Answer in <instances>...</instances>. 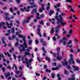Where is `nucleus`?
Listing matches in <instances>:
<instances>
[{
  "label": "nucleus",
  "instance_id": "29",
  "mask_svg": "<svg viewBox=\"0 0 80 80\" xmlns=\"http://www.w3.org/2000/svg\"><path fill=\"white\" fill-rule=\"evenodd\" d=\"M42 50H43V51L45 53H47V51H46L45 50V48L44 47H43L42 48Z\"/></svg>",
  "mask_w": 80,
  "mask_h": 80
},
{
  "label": "nucleus",
  "instance_id": "7",
  "mask_svg": "<svg viewBox=\"0 0 80 80\" xmlns=\"http://www.w3.org/2000/svg\"><path fill=\"white\" fill-rule=\"evenodd\" d=\"M62 67V66L61 64H59L58 67H57L56 68H51V70H53V71L54 70H58V69H59V68H61Z\"/></svg>",
  "mask_w": 80,
  "mask_h": 80
},
{
  "label": "nucleus",
  "instance_id": "57",
  "mask_svg": "<svg viewBox=\"0 0 80 80\" xmlns=\"http://www.w3.org/2000/svg\"><path fill=\"white\" fill-rule=\"evenodd\" d=\"M52 66H57V63L56 62H54V63H52Z\"/></svg>",
  "mask_w": 80,
  "mask_h": 80
},
{
  "label": "nucleus",
  "instance_id": "23",
  "mask_svg": "<svg viewBox=\"0 0 80 80\" xmlns=\"http://www.w3.org/2000/svg\"><path fill=\"white\" fill-rule=\"evenodd\" d=\"M5 77H8L9 76H10V72H8L7 74H4V75H5Z\"/></svg>",
  "mask_w": 80,
  "mask_h": 80
},
{
  "label": "nucleus",
  "instance_id": "37",
  "mask_svg": "<svg viewBox=\"0 0 80 80\" xmlns=\"http://www.w3.org/2000/svg\"><path fill=\"white\" fill-rule=\"evenodd\" d=\"M53 13H54V11L53 10H51L49 12V14H53Z\"/></svg>",
  "mask_w": 80,
  "mask_h": 80
},
{
  "label": "nucleus",
  "instance_id": "40",
  "mask_svg": "<svg viewBox=\"0 0 80 80\" xmlns=\"http://www.w3.org/2000/svg\"><path fill=\"white\" fill-rule=\"evenodd\" d=\"M1 69L3 72H5V68L4 67L2 68Z\"/></svg>",
  "mask_w": 80,
  "mask_h": 80
},
{
  "label": "nucleus",
  "instance_id": "2",
  "mask_svg": "<svg viewBox=\"0 0 80 80\" xmlns=\"http://www.w3.org/2000/svg\"><path fill=\"white\" fill-rule=\"evenodd\" d=\"M22 40L24 42V45L25 47H22V49H20V53H22L23 51H25V48H28V46H27V43L26 42V40H25V38L24 36L22 38Z\"/></svg>",
  "mask_w": 80,
  "mask_h": 80
},
{
  "label": "nucleus",
  "instance_id": "16",
  "mask_svg": "<svg viewBox=\"0 0 80 80\" xmlns=\"http://www.w3.org/2000/svg\"><path fill=\"white\" fill-rule=\"evenodd\" d=\"M2 42L3 44H5L6 42L5 41V38L3 37L2 38Z\"/></svg>",
  "mask_w": 80,
  "mask_h": 80
},
{
  "label": "nucleus",
  "instance_id": "33",
  "mask_svg": "<svg viewBox=\"0 0 80 80\" xmlns=\"http://www.w3.org/2000/svg\"><path fill=\"white\" fill-rule=\"evenodd\" d=\"M52 75L51 76V77H52V78H55V74L53 73H52Z\"/></svg>",
  "mask_w": 80,
  "mask_h": 80
},
{
  "label": "nucleus",
  "instance_id": "50",
  "mask_svg": "<svg viewBox=\"0 0 80 80\" xmlns=\"http://www.w3.org/2000/svg\"><path fill=\"white\" fill-rule=\"evenodd\" d=\"M42 45L43 46H45L46 45H47V42H43V43H42Z\"/></svg>",
  "mask_w": 80,
  "mask_h": 80
},
{
  "label": "nucleus",
  "instance_id": "42",
  "mask_svg": "<svg viewBox=\"0 0 80 80\" xmlns=\"http://www.w3.org/2000/svg\"><path fill=\"white\" fill-rule=\"evenodd\" d=\"M39 43V42L38 41V40H37V39L36 40H35V44H38Z\"/></svg>",
  "mask_w": 80,
  "mask_h": 80
},
{
  "label": "nucleus",
  "instance_id": "30",
  "mask_svg": "<svg viewBox=\"0 0 80 80\" xmlns=\"http://www.w3.org/2000/svg\"><path fill=\"white\" fill-rule=\"evenodd\" d=\"M21 74L20 75L18 76V77L19 78H20L22 77V75H23V73H22V71L21 72Z\"/></svg>",
  "mask_w": 80,
  "mask_h": 80
},
{
  "label": "nucleus",
  "instance_id": "58",
  "mask_svg": "<svg viewBox=\"0 0 80 80\" xmlns=\"http://www.w3.org/2000/svg\"><path fill=\"white\" fill-rule=\"evenodd\" d=\"M39 11L40 12H42V11H43V9L42 8L39 9Z\"/></svg>",
  "mask_w": 80,
  "mask_h": 80
},
{
  "label": "nucleus",
  "instance_id": "9",
  "mask_svg": "<svg viewBox=\"0 0 80 80\" xmlns=\"http://www.w3.org/2000/svg\"><path fill=\"white\" fill-rule=\"evenodd\" d=\"M64 60L65 62V63L63 61L61 62V63H62V65H63V66H64L65 65H66L67 66L68 65V62H67V60H66V59H64Z\"/></svg>",
  "mask_w": 80,
  "mask_h": 80
},
{
  "label": "nucleus",
  "instance_id": "8",
  "mask_svg": "<svg viewBox=\"0 0 80 80\" xmlns=\"http://www.w3.org/2000/svg\"><path fill=\"white\" fill-rule=\"evenodd\" d=\"M4 15L6 16L5 18L6 20H7L8 21H10V19L8 17V13L6 12L4 13Z\"/></svg>",
  "mask_w": 80,
  "mask_h": 80
},
{
  "label": "nucleus",
  "instance_id": "13",
  "mask_svg": "<svg viewBox=\"0 0 80 80\" xmlns=\"http://www.w3.org/2000/svg\"><path fill=\"white\" fill-rule=\"evenodd\" d=\"M37 31L38 35H39L40 37H41L42 35H41V32H40V28H39L38 29Z\"/></svg>",
  "mask_w": 80,
  "mask_h": 80
},
{
  "label": "nucleus",
  "instance_id": "4",
  "mask_svg": "<svg viewBox=\"0 0 80 80\" xmlns=\"http://www.w3.org/2000/svg\"><path fill=\"white\" fill-rule=\"evenodd\" d=\"M70 57L71 58H70L69 59V60L68 61L69 63V64H71V63H72V64L74 65V64H75V61H74L73 58V56L72 54H71L70 55Z\"/></svg>",
  "mask_w": 80,
  "mask_h": 80
},
{
  "label": "nucleus",
  "instance_id": "22",
  "mask_svg": "<svg viewBox=\"0 0 80 80\" xmlns=\"http://www.w3.org/2000/svg\"><path fill=\"white\" fill-rule=\"evenodd\" d=\"M78 52H80V49L79 48L77 49V51L75 52V53L77 55H78Z\"/></svg>",
  "mask_w": 80,
  "mask_h": 80
},
{
  "label": "nucleus",
  "instance_id": "63",
  "mask_svg": "<svg viewBox=\"0 0 80 80\" xmlns=\"http://www.w3.org/2000/svg\"><path fill=\"white\" fill-rule=\"evenodd\" d=\"M52 39L54 41H56L57 39H56V38L55 37H53Z\"/></svg>",
  "mask_w": 80,
  "mask_h": 80
},
{
  "label": "nucleus",
  "instance_id": "52",
  "mask_svg": "<svg viewBox=\"0 0 80 80\" xmlns=\"http://www.w3.org/2000/svg\"><path fill=\"white\" fill-rule=\"evenodd\" d=\"M56 31H55V32L56 33H58V31L59 30L57 28H56Z\"/></svg>",
  "mask_w": 80,
  "mask_h": 80
},
{
  "label": "nucleus",
  "instance_id": "51",
  "mask_svg": "<svg viewBox=\"0 0 80 80\" xmlns=\"http://www.w3.org/2000/svg\"><path fill=\"white\" fill-rule=\"evenodd\" d=\"M14 30V28H12V29L11 31L12 33H15V30Z\"/></svg>",
  "mask_w": 80,
  "mask_h": 80
},
{
  "label": "nucleus",
  "instance_id": "56",
  "mask_svg": "<svg viewBox=\"0 0 80 80\" xmlns=\"http://www.w3.org/2000/svg\"><path fill=\"white\" fill-rule=\"evenodd\" d=\"M7 68H8L9 70H11L12 68L10 67V66H8L7 67Z\"/></svg>",
  "mask_w": 80,
  "mask_h": 80
},
{
  "label": "nucleus",
  "instance_id": "17",
  "mask_svg": "<svg viewBox=\"0 0 80 80\" xmlns=\"http://www.w3.org/2000/svg\"><path fill=\"white\" fill-rule=\"evenodd\" d=\"M16 22L17 23H18V24H17L16 26L17 27H19L20 26V22H19V21L18 20L16 21Z\"/></svg>",
  "mask_w": 80,
  "mask_h": 80
},
{
  "label": "nucleus",
  "instance_id": "36",
  "mask_svg": "<svg viewBox=\"0 0 80 80\" xmlns=\"http://www.w3.org/2000/svg\"><path fill=\"white\" fill-rule=\"evenodd\" d=\"M19 45V43H18V42H16L15 44V47H18Z\"/></svg>",
  "mask_w": 80,
  "mask_h": 80
},
{
  "label": "nucleus",
  "instance_id": "55",
  "mask_svg": "<svg viewBox=\"0 0 80 80\" xmlns=\"http://www.w3.org/2000/svg\"><path fill=\"white\" fill-rule=\"evenodd\" d=\"M8 39L9 40H13V38H12L11 37H8Z\"/></svg>",
  "mask_w": 80,
  "mask_h": 80
},
{
  "label": "nucleus",
  "instance_id": "39",
  "mask_svg": "<svg viewBox=\"0 0 80 80\" xmlns=\"http://www.w3.org/2000/svg\"><path fill=\"white\" fill-rule=\"evenodd\" d=\"M9 10L12 13H13V8H10Z\"/></svg>",
  "mask_w": 80,
  "mask_h": 80
},
{
  "label": "nucleus",
  "instance_id": "10",
  "mask_svg": "<svg viewBox=\"0 0 80 80\" xmlns=\"http://www.w3.org/2000/svg\"><path fill=\"white\" fill-rule=\"evenodd\" d=\"M63 18L62 19H61V21L59 22H60V23H61V25H62V26H65V25L67 24V23L65 22L63 23Z\"/></svg>",
  "mask_w": 80,
  "mask_h": 80
},
{
  "label": "nucleus",
  "instance_id": "48",
  "mask_svg": "<svg viewBox=\"0 0 80 80\" xmlns=\"http://www.w3.org/2000/svg\"><path fill=\"white\" fill-rule=\"evenodd\" d=\"M41 5H42V8L43 9V10H45V9H44V4H41Z\"/></svg>",
  "mask_w": 80,
  "mask_h": 80
},
{
  "label": "nucleus",
  "instance_id": "27",
  "mask_svg": "<svg viewBox=\"0 0 80 80\" xmlns=\"http://www.w3.org/2000/svg\"><path fill=\"white\" fill-rule=\"evenodd\" d=\"M26 9H27V8L25 7V8H24L23 9L22 8H21L20 10L22 12H24V10H26Z\"/></svg>",
  "mask_w": 80,
  "mask_h": 80
},
{
  "label": "nucleus",
  "instance_id": "59",
  "mask_svg": "<svg viewBox=\"0 0 80 80\" xmlns=\"http://www.w3.org/2000/svg\"><path fill=\"white\" fill-rule=\"evenodd\" d=\"M13 56L14 57V59L15 60L16 58H17V56H16V55H15V54H13Z\"/></svg>",
  "mask_w": 80,
  "mask_h": 80
},
{
  "label": "nucleus",
  "instance_id": "20",
  "mask_svg": "<svg viewBox=\"0 0 80 80\" xmlns=\"http://www.w3.org/2000/svg\"><path fill=\"white\" fill-rule=\"evenodd\" d=\"M57 77H58V80H61L62 79L61 78H60V74H58L57 75Z\"/></svg>",
  "mask_w": 80,
  "mask_h": 80
},
{
  "label": "nucleus",
  "instance_id": "12",
  "mask_svg": "<svg viewBox=\"0 0 80 80\" xmlns=\"http://www.w3.org/2000/svg\"><path fill=\"white\" fill-rule=\"evenodd\" d=\"M37 8L33 9L31 11V13L33 14H34V13H36L37 12Z\"/></svg>",
  "mask_w": 80,
  "mask_h": 80
},
{
  "label": "nucleus",
  "instance_id": "15",
  "mask_svg": "<svg viewBox=\"0 0 80 80\" xmlns=\"http://www.w3.org/2000/svg\"><path fill=\"white\" fill-rule=\"evenodd\" d=\"M64 74H65L67 75H70V73H69V72H67V71L66 70H64Z\"/></svg>",
  "mask_w": 80,
  "mask_h": 80
},
{
  "label": "nucleus",
  "instance_id": "18",
  "mask_svg": "<svg viewBox=\"0 0 80 80\" xmlns=\"http://www.w3.org/2000/svg\"><path fill=\"white\" fill-rule=\"evenodd\" d=\"M45 59L46 60H48V62H50V58H48V57H46L45 58Z\"/></svg>",
  "mask_w": 80,
  "mask_h": 80
},
{
  "label": "nucleus",
  "instance_id": "44",
  "mask_svg": "<svg viewBox=\"0 0 80 80\" xmlns=\"http://www.w3.org/2000/svg\"><path fill=\"white\" fill-rule=\"evenodd\" d=\"M24 54L25 55H30V53H28L27 52H25L24 53Z\"/></svg>",
  "mask_w": 80,
  "mask_h": 80
},
{
  "label": "nucleus",
  "instance_id": "28",
  "mask_svg": "<svg viewBox=\"0 0 80 80\" xmlns=\"http://www.w3.org/2000/svg\"><path fill=\"white\" fill-rule=\"evenodd\" d=\"M46 72H48V73H50L51 72V70H50L48 69H46Z\"/></svg>",
  "mask_w": 80,
  "mask_h": 80
},
{
  "label": "nucleus",
  "instance_id": "62",
  "mask_svg": "<svg viewBox=\"0 0 80 80\" xmlns=\"http://www.w3.org/2000/svg\"><path fill=\"white\" fill-rule=\"evenodd\" d=\"M8 46L9 47H11L12 46V44L10 43H9L8 45Z\"/></svg>",
  "mask_w": 80,
  "mask_h": 80
},
{
  "label": "nucleus",
  "instance_id": "35",
  "mask_svg": "<svg viewBox=\"0 0 80 80\" xmlns=\"http://www.w3.org/2000/svg\"><path fill=\"white\" fill-rule=\"evenodd\" d=\"M56 50L58 52H60V48L59 47H58L56 48Z\"/></svg>",
  "mask_w": 80,
  "mask_h": 80
},
{
  "label": "nucleus",
  "instance_id": "53",
  "mask_svg": "<svg viewBox=\"0 0 80 80\" xmlns=\"http://www.w3.org/2000/svg\"><path fill=\"white\" fill-rule=\"evenodd\" d=\"M18 37H19V38H22L24 37L21 34H18Z\"/></svg>",
  "mask_w": 80,
  "mask_h": 80
},
{
  "label": "nucleus",
  "instance_id": "47",
  "mask_svg": "<svg viewBox=\"0 0 80 80\" xmlns=\"http://www.w3.org/2000/svg\"><path fill=\"white\" fill-rule=\"evenodd\" d=\"M68 40V39H67L66 38H62V40H63V41H65L66 40Z\"/></svg>",
  "mask_w": 80,
  "mask_h": 80
},
{
  "label": "nucleus",
  "instance_id": "24",
  "mask_svg": "<svg viewBox=\"0 0 80 80\" xmlns=\"http://www.w3.org/2000/svg\"><path fill=\"white\" fill-rule=\"evenodd\" d=\"M32 42H33V41L32 40H30L28 42V44L29 45H30L32 43Z\"/></svg>",
  "mask_w": 80,
  "mask_h": 80
},
{
  "label": "nucleus",
  "instance_id": "11",
  "mask_svg": "<svg viewBox=\"0 0 80 80\" xmlns=\"http://www.w3.org/2000/svg\"><path fill=\"white\" fill-rule=\"evenodd\" d=\"M6 25L8 26V27L9 28H12L11 27H12L13 26V23H12V22H10V25L9 23H8L7 22H6ZM10 26H11V27H9Z\"/></svg>",
  "mask_w": 80,
  "mask_h": 80
},
{
  "label": "nucleus",
  "instance_id": "38",
  "mask_svg": "<svg viewBox=\"0 0 80 80\" xmlns=\"http://www.w3.org/2000/svg\"><path fill=\"white\" fill-rule=\"evenodd\" d=\"M51 32L52 33H54L55 32V31H54V29L53 28H52L51 30Z\"/></svg>",
  "mask_w": 80,
  "mask_h": 80
},
{
  "label": "nucleus",
  "instance_id": "61",
  "mask_svg": "<svg viewBox=\"0 0 80 80\" xmlns=\"http://www.w3.org/2000/svg\"><path fill=\"white\" fill-rule=\"evenodd\" d=\"M7 54H8V55L9 57H11V55H10V53H9V52H7Z\"/></svg>",
  "mask_w": 80,
  "mask_h": 80
},
{
  "label": "nucleus",
  "instance_id": "19",
  "mask_svg": "<svg viewBox=\"0 0 80 80\" xmlns=\"http://www.w3.org/2000/svg\"><path fill=\"white\" fill-rule=\"evenodd\" d=\"M39 24H40V25H44V21H41V22H40V21H39Z\"/></svg>",
  "mask_w": 80,
  "mask_h": 80
},
{
  "label": "nucleus",
  "instance_id": "46",
  "mask_svg": "<svg viewBox=\"0 0 80 80\" xmlns=\"http://www.w3.org/2000/svg\"><path fill=\"white\" fill-rule=\"evenodd\" d=\"M74 69L75 70H79V68H78V66H76Z\"/></svg>",
  "mask_w": 80,
  "mask_h": 80
},
{
  "label": "nucleus",
  "instance_id": "26",
  "mask_svg": "<svg viewBox=\"0 0 80 80\" xmlns=\"http://www.w3.org/2000/svg\"><path fill=\"white\" fill-rule=\"evenodd\" d=\"M57 58L58 60H61L62 59V57H57Z\"/></svg>",
  "mask_w": 80,
  "mask_h": 80
},
{
  "label": "nucleus",
  "instance_id": "5",
  "mask_svg": "<svg viewBox=\"0 0 80 80\" xmlns=\"http://www.w3.org/2000/svg\"><path fill=\"white\" fill-rule=\"evenodd\" d=\"M58 17L60 18H58ZM56 20H57L58 22H60L61 21V19H62L63 18L62 17V16L61 15H58V16H56L55 17Z\"/></svg>",
  "mask_w": 80,
  "mask_h": 80
},
{
  "label": "nucleus",
  "instance_id": "21",
  "mask_svg": "<svg viewBox=\"0 0 80 80\" xmlns=\"http://www.w3.org/2000/svg\"><path fill=\"white\" fill-rule=\"evenodd\" d=\"M5 23L4 22H2L1 23H0V28H2V26L3 25H5Z\"/></svg>",
  "mask_w": 80,
  "mask_h": 80
},
{
  "label": "nucleus",
  "instance_id": "32",
  "mask_svg": "<svg viewBox=\"0 0 80 80\" xmlns=\"http://www.w3.org/2000/svg\"><path fill=\"white\" fill-rule=\"evenodd\" d=\"M22 33V31L20 30H19V32H16V35H17L18 33Z\"/></svg>",
  "mask_w": 80,
  "mask_h": 80
},
{
  "label": "nucleus",
  "instance_id": "43",
  "mask_svg": "<svg viewBox=\"0 0 80 80\" xmlns=\"http://www.w3.org/2000/svg\"><path fill=\"white\" fill-rule=\"evenodd\" d=\"M0 57H1V58H4V57H5V56H4V55H3V54H0Z\"/></svg>",
  "mask_w": 80,
  "mask_h": 80
},
{
  "label": "nucleus",
  "instance_id": "31",
  "mask_svg": "<svg viewBox=\"0 0 80 80\" xmlns=\"http://www.w3.org/2000/svg\"><path fill=\"white\" fill-rule=\"evenodd\" d=\"M25 51H23V52H28L29 53L30 52V50L28 48H27L26 50H25Z\"/></svg>",
  "mask_w": 80,
  "mask_h": 80
},
{
  "label": "nucleus",
  "instance_id": "54",
  "mask_svg": "<svg viewBox=\"0 0 80 80\" xmlns=\"http://www.w3.org/2000/svg\"><path fill=\"white\" fill-rule=\"evenodd\" d=\"M70 11L72 12H75V11H74V10H73V9L72 8H71L70 9Z\"/></svg>",
  "mask_w": 80,
  "mask_h": 80
},
{
  "label": "nucleus",
  "instance_id": "3",
  "mask_svg": "<svg viewBox=\"0 0 80 80\" xmlns=\"http://www.w3.org/2000/svg\"><path fill=\"white\" fill-rule=\"evenodd\" d=\"M32 2H33V3L32 2L29 3V4L30 5H31L32 6H28V7L27 8L28 9L30 8H32L34 7H38L37 4H35V3H34V0H33L32 1Z\"/></svg>",
  "mask_w": 80,
  "mask_h": 80
},
{
  "label": "nucleus",
  "instance_id": "45",
  "mask_svg": "<svg viewBox=\"0 0 80 80\" xmlns=\"http://www.w3.org/2000/svg\"><path fill=\"white\" fill-rule=\"evenodd\" d=\"M40 42L41 43H43V42H44V40L42 38H41L40 39Z\"/></svg>",
  "mask_w": 80,
  "mask_h": 80
},
{
  "label": "nucleus",
  "instance_id": "1",
  "mask_svg": "<svg viewBox=\"0 0 80 80\" xmlns=\"http://www.w3.org/2000/svg\"><path fill=\"white\" fill-rule=\"evenodd\" d=\"M25 61H23L22 62L23 63H26V65H27V67L28 68L29 67V65L30 66H31L32 65V62L33 61V59L31 58L29 60L27 58H25Z\"/></svg>",
  "mask_w": 80,
  "mask_h": 80
},
{
  "label": "nucleus",
  "instance_id": "60",
  "mask_svg": "<svg viewBox=\"0 0 80 80\" xmlns=\"http://www.w3.org/2000/svg\"><path fill=\"white\" fill-rule=\"evenodd\" d=\"M16 38V36H15L14 34H13L12 36V39H14V38Z\"/></svg>",
  "mask_w": 80,
  "mask_h": 80
},
{
  "label": "nucleus",
  "instance_id": "41",
  "mask_svg": "<svg viewBox=\"0 0 80 80\" xmlns=\"http://www.w3.org/2000/svg\"><path fill=\"white\" fill-rule=\"evenodd\" d=\"M66 2H69V3H72V0H66Z\"/></svg>",
  "mask_w": 80,
  "mask_h": 80
},
{
  "label": "nucleus",
  "instance_id": "6",
  "mask_svg": "<svg viewBox=\"0 0 80 80\" xmlns=\"http://www.w3.org/2000/svg\"><path fill=\"white\" fill-rule=\"evenodd\" d=\"M31 19V17H28V18H27L28 20L27 21L26 20V19H24L22 21V24L23 25H24V24H25V23H28V22H30V20Z\"/></svg>",
  "mask_w": 80,
  "mask_h": 80
},
{
  "label": "nucleus",
  "instance_id": "64",
  "mask_svg": "<svg viewBox=\"0 0 80 80\" xmlns=\"http://www.w3.org/2000/svg\"><path fill=\"white\" fill-rule=\"evenodd\" d=\"M69 33H73V30H70L69 31Z\"/></svg>",
  "mask_w": 80,
  "mask_h": 80
},
{
  "label": "nucleus",
  "instance_id": "25",
  "mask_svg": "<svg viewBox=\"0 0 80 80\" xmlns=\"http://www.w3.org/2000/svg\"><path fill=\"white\" fill-rule=\"evenodd\" d=\"M76 61L77 63H80V60H79V59H78V58L76 60Z\"/></svg>",
  "mask_w": 80,
  "mask_h": 80
},
{
  "label": "nucleus",
  "instance_id": "34",
  "mask_svg": "<svg viewBox=\"0 0 80 80\" xmlns=\"http://www.w3.org/2000/svg\"><path fill=\"white\" fill-rule=\"evenodd\" d=\"M21 58V56L19 55L18 56V60L19 61V62H20V58Z\"/></svg>",
  "mask_w": 80,
  "mask_h": 80
},
{
  "label": "nucleus",
  "instance_id": "49",
  "mask_svg": "<svg viewBox=\"0 0 80 80\" xmlns=\"http://www.w3.org/2000/svg\"><path fill=\"white\" fill-rule=\"evenodd\" d=\"M72 41L71 40L69 41L68 42V45H69L70 43H72Z\"/></svg>",
  "mask_w": 80,
  "mask_h": 80
},
{
  "label": "nucleus",
  "instance_id": "14",
  "mask_svg": "<svg viewBox=\"0 0 80 80\" xmlns=\"http://www.w3.org/2000/svg\"><path fill=\"white\" fill-rule=\"evenodd\" d=\"M75 79V75L74 74L72 75V78H68V80H74Z\"/></svg>",
  "mask_w": 80,
  "mask_h": 80
}]
</instances>
